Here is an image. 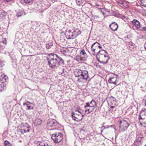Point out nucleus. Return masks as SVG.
Masks as SVG:
<instances>
[{
  "instance_id": "1",
  "label": "nucleus",
  "mask_w": 146,
  "mask_h": 146,
  "mask_svg": "<svg viewBox=\"0 0 146 146\" xmlns=\"http://www.w3.org/2000/svg\"><path fill=\"white\" fill-rule=\"evenodd\" d=\"M56 56L58 57L57 59L52 58L48 61V65L52 69L57 68L60 65L63 64L64 63V61L62 58L58 57L56 55Z\"/></svg>"
},
{
  "instance_id": "2",
  "label": "nucleus",
  "mask_w": 146,
  "mask_h": 146,
  "mask_svg": "<svg viewBox=\"0 0 146 146\" xmlns=\"http://www.w3.org/2000/svg\"><path fill=\"white\" fill-rule=\"evenodd\" d=\"M118 122L119 124V129L118 131L119 133L125 131L129 125L127 122L125 120H119Z\"/></svg>"
},
{
  "instance_id": "3",
  "label": "nucleus",
  "mask_w": 146,
  "mask_h": 146,
  "mask_svg": "<svg viewBox=\"0 0 146 146\" xmlns=\"http://www.w3.org/2000/svg\"><path fill=\"white\" fill-rule=\"evenodd\" d=\"M51 138L55 143H58L62 140L63 135L61 133L56 132L52 135Z\"/></svg>"
},
{
  "instance_id": "4",
  "label": "nucleus",
  "mask_w": 146,
  "mask_h": 146,
  "mask_svg": "<svg viewBox=\"0 0 146 146\" xmlns=\"http://www.w3.org/2000/svg\"><path fill=\"white\" fill-rule=\"evenodd\" d=\"M92 54L95 55L100 49H102V47L100 44L98 42H96L90 46Z\"/></svg>"
},
{
  "instance_id": "5",
  "label": "nucleus",
  "mask_w": 146,
  "mask_h": 146,
  "mask_svg": "<svg viewBox=\"0 0 146 146\" xmlns=\"http://www.w3.org/2000/svg\"><path fill=\"white\" fill-rule=\"evenodd\" d=\"M47 126L48 128H52V129H50L52 130L55 129L56 128L58 127L59 124L56 121L53 119H50L48 122Z\"/></svg>"
},
{
  "instance_id": "6",
  "label": "nucleus",
  "mask_w": 146,
  "mask_h": 146,
  "mask_svg": "<svg viewBox=\"0 0 146 146\" xmlns=\"http://www.w3.org/2000/svg\"><path fill=\"white\" fill-rule=\"evenodd\" d=\"M96 56L97 60L101 63H107L108 60L109 59V58H107L108 57V55H107L102 56V57L100 56L99 58H98L97 55Z\"/></svg>"
},
{
  "instance_id": "7",
  "label": "nucleus",
  "mask_w": 146,
  "mask_h": 146,
  "mask_svg": "<svg viewBox=\"0 0 146 146\" xmlns=\"http://www.w3.org/2000/svg\"><path fill=\"white\" fill-rule=\"evenodd\" d=\"M139 120L141 119H146V109H142L139 114Z\"/></svg>"
},
{
  "instance_id": "8",
  "label": "nucleus",
  "mask_w": 146,
  "mask_h": 146,
  "mask_svg": "<svg viewBox=\"0 0 146 146\" xmlns=\"http://www.w3.org/2000/svg\"><path fill=\"white\" fill-rule=\"evenodd\" d=\"M107 55H108V57L107 58H109L108 54L105 50H102V49H100L95 55H97V57L99 58L100 56L102 57V56H105Z\"/></svg>"
},
{
  "instance_id": "9",
  "label": "nucleus",
  "mask_w": 146,
  "mask_h": 146,
  "mask_svg": "<svg viewBox=\"0 0 146 146\" xmlns=\"http://www.w3.org/2000/svg\"><path fill=\"white\" fill-rule=\"evenodd\" d=\"M86 105L84 106L85 111L86 113L89 114L92 112L94 109L93 108L91 110H90L91 109L92 107L89 106V103H86Z\"/></svg>"
},
{
  "instance_id": "10",
  "label": "nucleus",
  "mask_w": 146,
  "mask_h": 146,
  "mask_svg": "<svg viewBox=\"0 0 146 146\" xmlns=\"http://www.w3.org/2000/svg\"><path fill=\"white\" fill-rule=\"evenodd\" d=\"M30 129V127L28 125H23L21 129V132L22 134H24V133L26 132H28L29 131Z\"/></svg>"
},
{
  "instance_id": "11",
  "label": "nucleus",
  "mask_w": 146,
  "mask_h": 146,
  "mask_svg": "<svg viewBox=\"0 0 146 146\" xmlns=\"http://www.w3.org/2000/svg\"><path fill=\"white\" fill-rule=\"evenodd\" d=\"M109 27L112 31H115L117 30L118 26L117 23L114 22L111 23Z\"/></svg>"
},
{
  "instance_id": "12",
  "label": "nucleus",
  "mask_w": 146,
  "mask_h": 146,
  "mask_svg": "<svg viewBox=\"0 0 146 146\" xmlns=\"http://www.w3.org/2000/svg\"><path fill=\"white\" fill-rule=\"evenodd\" d=\"M108 104L116 106L117 101L115 98L113 97H110Z\"/></svg>"
},
{
  "instance_id": "13",
  "label": "nucleus",
  "mask_w": 146,
  "mask_h": 146,
  "mask_svg": "<svg viewBox=\"0 0 146 146\" xmlns=\"http://www.w3.org/2000/svg\"><path fill=\"white\" fill-rule=\"evenodd\" d=\"M8 77L5 74H2L0 76V81L2 83L6 82L8 80Z\"/></svg>"
},
{
  "instance_id": "14",
  "label": "nucleus",
  "mask_w": 146,
  "mask_h": 146,
  "mask_svg": "<svg viewBox=\"0 0 146 146\" xmlns=\"http://www.w3.org/2000/svg\"><path fill=\"white\" fill-rule=\"evenodd\" d=\"M72 30L74 31V38L75 37L81 33V31L78 29L73 28Z\"/></svg>"
},
{
  "instance_id": "15",
  "label": "nucleus",
  "mask_w": 146,
  "mask_h": 146,
  "mask_svg": "<svg viewBox=\"0 0 146 146\" xmlns=\"http://www.w3.org/2000/svg\"><path fill=\"white\" fill-rule=\"evenodd\" d=\"M33 104L32 103H30L29 102L27 101L26 103H24L23 104V105L24 106L25 105H26L27 107V110H30L33 109V106H30V104Z\"/></svg>"
},
{
  "instance_id": "16",
  "label": "nucleus",
  "mask_w": 146,
  "mask_h": 146,
  "mask_svg": "<svg viewBox=\"0 0 146 146\" xmlns=\"http://www.w3.org/2000/svg\"><path fill=\"white\" fill-rule=\"evenodd\" d=\"M89 77L87 71L83 70V79L87 80Z\"/></svg>"
},
{
  "instance_id": "17",
  "label": "nucleus",
  "mask_w": 146,
  "mask_h": 146,
  "mask_svg": "<svg viewBox=\"0 0 146 146\" xmlns=\"http://www.w3.org/2000/svg\"><path fill=\"white\" fill-rule=\"evenodd\" d=\"M132 23L137 28H139L140 27V23L137 20L134 19L132 21Z\"/></svg>"
},
{
  "instance_id": "18",
  "label": "nucleus",
  "mask_w": 146,
  "mask_h": 146,
  "mask_svg": "<svg viewBox=\"0 0 146 146\" xmlns=\"http://www.w3.org/2000/svg\"><path fill=\"white\" fill-rule=\"evenodd\" d=\"M117 80L116 78L112 77L110 78L108 80L109 83L113 84H116Z\"/></svg>"
},
{
  "instance_id": "19",
  "label": "nucleus",
  "mask_w": 146,
  "mask_h": 146,
  "mask_svg": "<svg viewBox=\"0 0 146 146\" xmlns=\"http://www.w3.org/2000/svg\"><path fill=\"white\" fill-rule=\"evenodd\" d=\"M68 32V35L69 36V38H74V31H73L72 29V30H69Z\"/></svg>"
},
{
  "instance_id": "20",
  "label": "nucleus",
  "mask_w": 146,
  "mask_h": 146,
  "mask_svg": "<svg viewBox=\"0 0 146 146\" xmlns=\"http://www.w3.org/2000/svg\"><path fill=\"white\" fill-rule=\"evenodd\" d=\"M89 106L92 107L91 109H90L91 110L93 108L94 109L95 107L96 106V102L93 100L90 102V103H89Z\"/></svg>"
},
{
  "instance_id": "21",
  "label": "nucleus",
  "mask_w": 146,
  "mask_h": 146,
  "mask_svg": "<svg viewBox=\"0 0 146 146\" xmlns=\"http://www.w3.org/2000/svg\"><path fill=\"white\" fill-rule=\"evenodd\" d=\"M42 123V121L41 119L39 118H37L34 122V123L35 125H40Z\"/></svg>"
},
{
  "instance_id": "22",
  "label": "nucleus",
  "mask_w": 146,
  "mask_h": 146,
  "mask_svg": "<svg viewBox=\"0 0 146 146\" xmlns=\"http://www.w3.org/2000/svg\"><path fill=\"white\" fill-rule=\"evenodd\" d=\"M36 146H50L48 143L42 141L40 142Z\"/></svg>"
},
{
  "instance_id": "23",
  "label": "nucleus",
  "mask_w": 146,
  "mask_h": 146,
  "mask_svg": "<svg viewBox=\"0 0 146 146\" xmlns=\"http://www.w3.org/2000/svg\"><path fill=\"white\" fill-rule=\"evenodd\" d=\"M88 57L84 49H83V61L86 60Z\"/></svg>"
},
{
  "instance_id": "24",
  "label": "nucleus",
  "mask_w": 146,
  "mask_h": 146,
  "mask_svg": "<svg viewBox=\"0 0 146 146\" xmlns=\"http://www.w3.org/2000/svg\"><path fill=\"white\" fill-rule=\"evenodd\" d=\"M6 13L5 11H3L0 14V18L4 19L5 18Z\"/></svg>"
},
{
  "instance_id": "25",
  "label": "nucleus",
  "mask_w": 146,
  "mask_h": 146,
  "mask_svg": "<svg viewBox=\"0 0 146 146\" xmlns=\"http://www.w3.org/2000/svg\"><path fill=\"white\" fill-rule=\"evenodd\" d=\"M25 12L24 11H22L21 10H19L17 12V16L18 17H20L23 14L24 15H25V14L24 13Z\"/></svg>"
},
{
  "instance_id": "26",
  "label": "nucleus",
  "mask_w": 146,
  "mask_h": 146,
  "mask_svg": "<svg viewBox=\"0 0 146 146\" xmlns=\"http://www.w3.org/2000/svg\"><path fill=\"white\" fill-rule=\"evenodd\" d=\"M53 44L52 42L46 44V47L47 49L50 48L53 45Z\"/></svg>"
},
{
  "instance_id": "27",
  "label": "nucleus",
  "mask_w": 146,
  "mask_h": 146,
  "mask_svg": "<svg viewBox=\"0 0 146 146\" xmlns=\"http://www.w3.org/2000/svg\"><path fill=\"white\" fill-rule=\"evenodd\" d=\"M6 88V87L4 86V84H0V91H2L4 90H5Z\"/></svg>"
},
{
  "instance_id": "28",
  "label": "nucleus",
  "mask_w": 146,
  "mask_h": 146,
  "mask_svg": "<svg viewBox=\"0 0 146 146\" xmlns=\"http://www.w3.org/2000/svg\"><path fill=\"white\" fill-rule=\"evenodd\" d=\"M140 2L141 5L146 7V0H141Z\"/></svg>"
},
{
  "instance_id": "29",
  "label": "nucleus",
  "mask_w": 146,
  "mask_h": 146,
  "mask_svg": "<svg viewBox=\"0 0 146 146\" xmlns=\"http://www.w3.org/2000/svg\"><path fill=\"white\" fill-rule=\"evenodd\" d=\"M76 60L80 62L82 60V58L81 56H77L76 57Z\"/></svg>"
},
{
  "instance_id": "30",
  "label": "nucleus",
  "mask_w": 146,
  "mask_h": 146,
  "mask_svg": "<svg viewBox=\"0 0 146 146\" xmlns=\"http://www.w3.org/2000/svg\"><path fill=\"white\" fill-rule=\"evenodd\" d=\"M145 120V121H142V122H140V124L142 126L144 127H146V119H143Z\"/></svg>"
},
{
  "instance_id": "31",
  "label": "nucleus",
  "mask_w": 146,
  "mask_h": 146,
  "mask_svg": "<svg viewBox=\"0 0 146 146\" xmlns=\"http://www.w3.org/2000/svg\"><path fill=\"white\" fill-rule=\"evenodd\" d=\"M111 106L110 107V109H109V110L111 111H115L116 110V109L115 108V106Z\"/></svg>"
},
{
  "instance_id": "32",
  "label": "nucleus",
  "mask_w": 146,
  "mask_h": 146,
  "mask_svg": "<svg viewBox=\"0 0 146 146\" xmlns=\"http://www.w3.org/2000/svg\"><path fill=\"white\" fill-rule=\"evenodd\" d=\"M5 146H11V144L7 141L4 142Z\"/></svg>"
},
{
  "instance_id": "33",
  "label": "nucleus",
  "mask_w": 146,
  "mask_h": 146,
  "mask_svg": "<svg viewBox=\"0 0 146 146\" xmlns=\"http://www.w3.org/2000/svg\"><path fill=\"white\" fill-rule=\"evenodd\" d=\"M74 113H73V114H72V118H73V119L76 121H79V119H78L75 116H74Z\"/></svg>"
},
{
  "instance_id": "34",
  "label": "nucleus",
  "mask_w": 146,
  "mask_h": 146,
  "mask_svg": "<svg viewBox=\"0 0 146 146\" xmlns=\"http://www.w3.org/2000/svg\"><path fill=\"white\" fill-rule=\"evenodd\" d=\"M76 2L78 5H80L82 3V0H76Z\"/></svg>"
},
{
  "instance_id": "35",
  "label": "nucleus",
  "mask_w": 146,
  "mask_h": 146,
  "mask_svg": "<svg viewBox=\"0 0 146 146\" xmlns=\"http://www.w3.org/2000/svg\"><path fill=\"white\" fill-rule=\"evenodd\" d=\"M139 143L137 142V141H135L134 143V146H139Z\"/></svg>"
},
{
  "instance_id": "36",
  "label": "nucleus",
  "mask_w": 146,
  "mask_h": 146,
  "mask_svg": "<svg viewBox=\"0 0 146 146\" xmlns=\"http://www.w3.org/2000/svg\"><path fill=\"white\" fill-rule=\"evenodd\" d=\"M4 65V62L2 61H0V68H1Z\"/></svg>"
},
{
  "instance_id": "37",
  "label": "nucleus",
  "mask_w": 146,
  "mask_h": 146,
  "mask_svg": "<svg viewBox=\"0 0 146 146\" xmlns=\"http://www.w3.org/2000/svg\"><path fill=\"white\" fill-rule=\"evenodd\" d=\"M142 137H138L136 141H137V142H141V141L142 139Z\"/></svg>"
},
{
  "instance_id": "38",
  "label": "nucleus",
  "mask_w": 146,
  "mask_h": 146,
  "mask_svg": "<svg viewBox=\"0 0 146 146\" xmlns=\"http://www.w3.org/2000/svg\"><path fill=\"white\" fill-rule=\"evenodd\" d=\"M24 2L26 3H29L31 2L33 0H24Z\"/></svg>"
},
{
  "instance_id": "39",
  "label": "nucleus",
  "mask_w": 146,
  "mask_h": 146,
  "mask_svg": "<svg viewBox=\"0 0 146 146\" xmlns=\"http://www.w3.org/2000/svg\"><path fill=\"white\" fill-rule=\"evenodd\" d=\"M96 5L98 7L97 8L98 9H102V8H101V6L100 5H99V4H96Z\"/></svg>"
},
{
  "instance_id": "40",
  "label": "nucleus",
  "mask_w": 146,
  "mask_h": 146,
  "mask_svg": "<svg viewBox=\"0 0 146 146\" xmlns=\"http://www.w3.org/2000/svg\"><path fill=\"white\" fill-rule=\"evenodd\" d=\"M119 3L121 5V6H124V5H123V3L121 1L119 2Z\"/></svg>"
},
{
  "instance_id": "41",
  "label": "nucleus",
  "mask_w": 146,
  "mask_h": 146,
  "mask_svg": "<svg viewBox=\"0 0 146 146\" xmlns=\"http://www.w3.org/2000/svg\"><path fill=\"white\" fill-rule=\"evenodd\" d=\"M1 42L5 44H7V41L6 40H5L4 41H2Z\"/></svg>"
},
{
  "instance_id": "42",
  "label": "nucleus",
  "mask_w": 146,
  "mask_h": 146,
  "mask_svg": "<svg viewBox=\"0 0 146 146\" xmlns=\"http://www.w3.org/2000/svg\"><path fill=\"white\" fill-rule=\"evenodd\" d=\"M78 112L79 113H80V114H81V112L80 111L78 110H76V112ZM76 114H77V113H76Z\"/></svg>"
},
{
  "instance_id": "43",
  "label": "nucleus",
  "mask_w": 146,
  "mask_h": 146,
  "mask_svg": "<svg viewBox=\"0 0 146 146\" xmlns=\"http://www.w3.org/2000/svg\"><path fill=\"white\" fill-rule=\"evenodd\" d=\"M13 0H4V1L7 2H9L10 1H11Z\"/></svg>"
},
{
  "instance_id": "44",
  "label": "nucleus",
  "mask_w": 146,
  "mask_h": 146,
  "mask_svg": "<svg viewBox=\"0 0 146 146\" xmlns=\"http://www.w3.org/2000/svg\"><path fill=\"white\" fill-rule=\"evenodd\" d=\"M93 17H94V19H96L97 18H98V16H97L96 15H94V16H93Z\"/></svg>"
},
{
  "instance_id": "45",
  "label": "nucleus",
  "mask_w": 146,
  "mask_h": 146,
  "mask_svg": "<svg viewBox=\"0 0 146 146\" xmlns=\"http://www.w3.org/2000/svg\"><path fill=\"white\" fill-rule=\"evenodd\" d=\"M114 125H111L110 126H107V127H106V128H108L110 127H112Z\"/></svg>"
},
{
  "instance_id": "46",
  "label": "nucleus",
  "mask_w": 146,
  "mask_h": 146,
  "mask_svg": "<svg viewBox=\"0 0 146 146\" xmlns=\"http://www.w3.org/2000/svg\"><path fill=\"white\" fill-rule=\"evenodd\" d=\"M144 46L145 49L146 50V42L144 44Z\"/></svg>"
},
{
  "instance_id": "47",
  "label": "nucleus",
  "mask_w": 146,
  "mask_h": 146,
  "mask_svg": "<svg viewBox=\"0 0 146 146\" xmlns=\"http://www.w3.org/2000/svg\"><path fill=\"white\" fill-rule=\"evenodd\" d=\"M104 128V129H106V128H106V127L104 126H103L102 127H101V129L102 128Z\"/></svg>"
},
{
  "instance_id": "48",
  "label": "nucleus",
  "mask_w": 146,
  "mask_h": 146,
  "mask_svg": "<svg viewBox=\"0 0 146 146\" xmlns=\"http://www.w3.org/2000/svg\"><path fill=\"white\" fill-rule=\"evenodd\" d=\"M143 29L145 31H146V27H143Z\"/></svg>"
},
{
  "instance_id": "49",
  "label": "nucleus",
  "mask_w": 146,
  "mask_h": 146,
  "mask_svg": "<svg viewBox=\"0 0 146 146\" xmlns=\"http://www.w3.org/2000/svg\"><path fill=\"white\" fill-rule=\"evenodd\" d=\"M46 59H47V60H48V61H49L50 60V59H49V57H46Z\"/></svg>"
},
{
  "instance_id": "50",
  "label": "nucleus",
  "mask_w": 146,
  "mask_h": 146,
  "mask_svg": "<svg viewBox=\"0 0 146 146\" xmlns=\"http://www.w3.org/2000/svg\"><path fill=\"white\" fill-rule=\"evenodd\" d=\"M78 81L79 82H81V80L80 79H78Z\"/></svg>"
},
{
  "instance_id": "51",
  "label": "nucleus",
  "mask_w": 146,
  "mask_h": 146,
  "mask_svg": "<svg viewBox=\"0 0 146 146\" xmlns=\"http://www.w3.org/2000/svg\"><path fill=\"white\" fill-rule=\"evenodd\" d=\"M80 71H81V74H80V75L81 76H82V71L81 70H80Z\"/></svg>"
},
{
  "instance_id": "52",
  "label": "nucleus",
  "mask_w": 146,
  "mask_h": 146,
  "mask_svg": "<svg viewBox=\"0 0 146 146\" xmlns=\"http://www.w3.org/2000/svg\"><path fill=\"white\" fill-rule=\"evenodd\" d=\"M80 75H78V74H77V75H76V76H77V77H79L80 76Z\"/></svg>"
},
{
  "instance_id": "53",
  "label": "nucleus",
  "mask_w": 146,
  "mask_h": 146,
  "mask_svg": "<svg viewBox=\"0 0 146 146\" xmlns=\"http://www.w3.org/2000/svg\"><path fill=\"white\" fill-rule=\"evenodd\" d=\"M145 106H146V100H145Z\"/></svg>"
},
{
  "instance_id": "54",
  "label": "nucleus",
  "mask_w": 146,
  "mask_h": 146,
  "mask_svg": "<svg viewBox=\"0 0 146 146\" xmlns=\"http://www.w3.org/2000/svg\"><path fill=\"white\" fill-rule=\"evenodd\" d=\"M88 45V43H86L85 45L86 46V47H87V46Z\"/></svg>"
},
{
  "instance_id": "55",
  "label": "nucleus",
  "mask_w": 146,
  "mask_h": 146,
  "mask_svg": "<svg viewBox=\"0 0 146 146\" xmlns=\"http://www.w3.org/2000/svg\"><path fill=\"white\" fill-rule=\"evenodd\" d=\"M82 52V49L81 50H80V54H81V53Z\"/></svg>"
},
{
  "instance_id": "56",
  "label": "nucleus",
  "mask_w": 146,
  "mask_h": 146,
  "mask_svg": "<svg viewBox=\"0 0 146 146\" xmlns=\"http://www.w3.org/2000/svg\"><path fill=\"white\" fill-rule=\"evenodd\" d=\"M63 72H64V69H63Z\"/></svg>"
},
{
  "instance_id": "57",
  "label": "nucleus",
  "mask_w": 146,
  "mask_h": 146,
  "mask_svg": "<svg viewBox=\"0 0 146 146\" xmlns=\"http://www.w3.org/2000/svg\"><path fill=\"white\" fill-rule=\"evenodd\" d=\"M103 131V130L101 131V132H102Z\"/></svg>"
},
{
  "instance_id": "58",
  "label": "nucleus",
  "mask_w": 146,
  "mask_h": 146,
  "mask_svg": "<svg viewBox=\"0 0 146 146\" xmlns=\"http://www.w3.org/2000/svg\"><path fill=\"white\" fill-rule=\"evenodd\" d=\"M103 60H104V59H105V58H103Z\"/></svg>"
},
{
  "instance_id": "59",
  "label": "nucleus",
  "mask_w": 146,
  "mask_h": 146,
  "mask_svg": "<svg viewBox=\"0 0 146 146\" xmlns=\"http://www.w3.org/2000/svg\"><path fill=\"white\" fill-rule=\"evenodd\" d=\"M144 146H146V144Z\"/></svg>"
},
{
  "instance_id": "60",
  "label": "nucleus",
  "mask_w": 146,
  "mask_h": 146,
  "mask_svg": "<svg viewBox=\"0 0 146 146\" xmlns=\"http://www.w3.org/2000/svg\"><path fill=\"white\" fill-rule=\"evenodd\" d=\"M82 129H81V131Z\"/></svg>"
}]
</instances>
